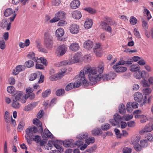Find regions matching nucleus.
<instances>
[{"mask_svg": "<svg viewBox=\"0 0 153 153\" xmlns=\"http://www.w3.org/2000/svg\"><path fill=\"white\" fill-rule=\"evenodd\" d=\"M84 71L81 70L79 74V77L81 80L85 83L86 81L85 80V75L88 74V76L90 81L92 82V85L99 81L101 78V75L97 76L95 74L97 73V70L95 68H92L91 67L85 68Z\"/></svg>", "mask_w": 153, "mask_h": 153, "instance_id": "obj_1", "label": "nucleus"}, {"mask_svg": "<svg viewBox=\"0 0 153 153\" xmlns=\"http://www.w3.org/2000/svg\"><path fill=\"white\" fill-rule=\"evenodd\" d=\"M33 123L38 126L39 131L41 133L43 138L44 137H48L50 138H53V135L47 128H45L44 130V133L43 132V128L42 123L39 119L37 118L34 119Z\"/></svg>", "mask_w": 153, "mask_h": 153, "instance_id": "obj_2", "label": "nucleus"}, {"mask_svg": "<svg viewBox=\"0 0 153 153\" xmlns=\"http://www.w3.org/2000/svg\"><path fill=\"white\" fill-rule=\"evenodd\" d=\"M66 16V14L64 12L58 11L55 14L54 17L50 20V22L52 23L59 21L58 23V25H63L66 23L65 21Z\"/></svg>", "mask_w": 153, "mask_h": 153, "instance_id": "obj_3", "label": "nucleus"}, {"mask_svg": "<svg viewBox=\"0 0 153 153\" xmlns=\"http://www.w3.org/2000/svg\"><path fill=\"white\" fill-rule=\"evenodd\" d=\"M122 118L118 114H115L114 115V119L109 120V123L113 126H120V124L121 127L122 128H124L126 127L127 125L126 123L122 122Z\"/></svg>", "mask_w": 153, "mask_h": 153, "instance_id": "obj_4", "label": "nucleus"}, {"mask_svg": "<svg viewBox=\"0 0 153 153\" xmlns=\"http://www.w3.org/2000/svg\"><path fill=\"white\" fill-rule=\"evenodd\" d=\"M103 21L101 22V25L102 28L106 31L111 33L112 28L110 25H113L110 18L105 16L102 18Z\"/></svg>", "mask_w": 153, "mask_h": 153, "instance_id": "obj_5", "label": "nucleus"}, {"mask_svg": "<svg viewBox=\"0 0 153 153\" xmlns=\"http://www.w3.org/2000/svg\"><path fill=\"white\" fill-rule=\"evenodd\" d=\"M83 142L81 140H77L75 143H74V140H66L64 141H61V144H63L64 146L66 147H71L73 148L76 146H79L82 145Z\"/></svg>", "mask_w": 153, "mask_h": 153, "instance_id": "obj_6", "label": "nucleus"}, {"mask_svg": "<svg viewBox=\"0 0 153 153\" xmlns=\"http://www.w3.org/2000/svg\"><path fill=\"white\" fill-rule=\"evenodd\" d=\"M53 41L52 37L47 33L44 35V45L48 49H51L52 47Z\"/></svg>", "mask_w": 153, "mask_h": 153, "instance_id": "obj_7", "label": "nucleus"}, {"mask_svg": "<svg viewBox=\"0 0 153 153\" xmlns=\"http://www.w3.org/2000/svg\"><path fill=\"white\" fill-rule=\"evenodd\" d=\"M104 69V66L102 65H99L97 68V73L95 74L96 76V77L97 76H99L101 75V78L100 79H102L104 81H107L109 80V76L108 74H104L102 76V74L103 72V70ZM100 80L99 81H100Z\"/></svg>", "mask_w": 153, "mask_h": 153, "instance_id": "obj_8", "label": "nucleus"}, {"mask_svg": "<svg viewBox=\"0 0 153 153\" xmlns=\"http://www.w3.org/2000/svg\"><path fill=\"white\" fill-rule=\"evenodd\" d=\"M18 9H16L14 11H13L11 8H8L6 9L4 12V16L6 17H7L10 15L12 14H13V16L10 17V19L11 22L14 21L15 18L16 16V14L15 13L16 11H18Z\"/></svg>", "mask_w": 153, "mask_h": 153, "instance_id": "obj_9", "label": "nucleus"}, {"mask_svg": "<svg viewBox=\"0 0 153 153\" xmlns=\"http://www.w3.org/2000/svg\"><path fill=\"white\" fill-rule=\"evenodd\" d=\"M13 100L20 101L22 103H24L26 101V98L23 95L22 92L19 91L15 94V98Z\"/></svg>", "mask_w": 153, "mask_h": 153, "instance_id": "obj_10", "label": "nucleus"}, {"mask_svg": "<svg viewBox=\"0 0 153 153\" xmlns=\"http://www.w3.org/2000/svg\"><path fill=\"white\" fill-rule=\"evenodd\" d=\"M67 46L64 44L59 46L56 49L57 54L58 55L62 56L66 52L67 50Z\"/></svg>", "mask_w": 153, "mask_h": 153, "instance_id": "obj_11", "label": "nucleus"}, {"mask_svg": "<svg viewBox=\"0 0 153 153\" xmlns=\"http://www.w3.org/2000/svg\"><path fill=\"white\" fill-rule=\"evenodd\" d=\"M37 131V129L36 127L33 126L31 127L28 128L25 130L26 133L27 137H30V136L33 134H35Z\"/></svg>", "mask_w": 153, "mask_h": 153, "instance_id": "obj_12", "label": "nucleus"}, {"mask_svg": "<svg viewBox=\"0 0 153 153\" xmlns=\"http://www.w3.org/2000/svg\"><path fill=\"white\" fill-rule=\"evenodd\" d=\"M11 23L9 22L8 19H4L2 21L1 24V26L2 28H4L7 27L6 30H9L10 29Z\"/></svg>", "mask_w": 153, "mask_h": 153, "instance_id": "obj_13", "label": "nucleus"}, {"mask_svg": "<svg viewBox=\"0 0 153 153\" xmlns=\"http://www.w3.org/2000/svg\"><path fill=\"white\" fill-rule=\"evenodd\" d=\"M152 91V89L149 87H147L143 89L142 91L143 94L145 95V96L144 97V98L143 99V101L142 104V105H143L145 104L147 101L146 99L147 97H146V95H148L150 94L151 93Z\"/></svg>", "mask_w": 153, "mask_h": 153, "instance_id": "obj_14", "label": "nucleus"}, {"mask_svg": "<svg viewBox=\"0 0 153 153\" xmlns=\"http://www.w3.org/2000/svg\"><path fill=\"white\" fill-rule=\"evenodd\" d=\"M64 72L62 71L61 73H59L57 74L51 75L50 77V79L52 81H55L58 79H61L63 76V74L65 73Z\"/></svg>", "mask_w": 153, "mask_h": 153, "instance_id": "obj_15", "label": "nucleus"}, {"mask_svg": "<svg viewBox=\"0 0 153 153\" xmlns=\"http://www.w3.org/2000/svg\"><path fill=\"white\" fill-rule=\"evenodd\" d=\"M25 69V66L24 65H19L17 66L15 69L13 71V74L15 75H17L21 71H24Z\"/></svg>", "mask_w": 153, "mask_h": 153, "instance_id": "obj_16", "label": "nucleus"}, {"mask_svg": "<svg viewBox=\"0 0 153 153\" xmlns=\"http://www.w3.org/2000/svg\"><path fill=\"white\" fill-rule=\"evenodd\" d=\"M70 30L71 33L76 34L78 33L79 31V27L77 24H74L70 26Z\"/></svg>", "mask_w": 153, "mask_h": 153, "instance_id": "obj_17", "label": "nucleus"}, {"mask_svg": "<svg viewBox=\"0 0 153 153\" xmlns=\"http://www.w3.org/2000/svg\"><path fill=\"white\" fill-rule=\"evenodd\" d=\"M113 68L115 71L117 73L123 72L126 71L127 70V68L126 67L117 65H113Z\"/></svg>", "mask_w": 153, "mask_h": 153, "instance_id": "obj_18", "label": "nucleus"}, {"mask_svg": "<svg viewBox=\"0 0 153 153\" xmlns=\"http://www.w3.org/2000/svg\"><path fill=\"white\" fill-rule=\"evenodd\" d=\"M135 100L139 102H141L143 100V97L142 94L139 92H137L134 95Z\"/></svg>", "mask_w": 153, "mask_h": 153, "instance_id": "obj_19", "label": "nucleus"}, {"mask_svg": "<svg viewBox=\"0 0 153 153\" xmlns=\"http://www.w3.org/2000/svg\"><path fill=\"white\" fill-rule=\"evenodd\" d=\"M83 45L85 48L88 50H89L93 47V44L92 41L88 40L84 42Z\"/></svg>", "mask_w": 153, "mask_h": 153, "instance_id": "obj_20", "label": "nucleus"}, {"mask_svg": "<svg viewBox=\"0 0 153 153\" xmlns=\"http://www.w3.org/2000/svg\"><path fill=\"white\" fill-rule=\"evenodd\" d=\"M80 57L79 54L76 53L75 54L73 58L70 60L71 64H73L79 62Z\"/></svg>", "mask_w": 153, "mask_h": 153, "instance_id": "obj_21", "label": "nucleus"}, {"mask_svg": "<svg viewBox=\"0 0 153 153\" xmlns=\"http://www.w3.org/2000/svg\"><path fill=\"white\" fill-rule=\"evenodd\" d=\"M80 2L78 0H75L72 1L70 3L71 7L73 9L77 8L80 5Z\"/></svg>", "mask_w": 153, "mask_h": 153, "instance_id": "obj_22", "label": "nucleus"}, {"mask_svg": "<svg viewBox=\"0 0 153 153\" xmlns=\"http://www.w3.org/2000/svg\"><path fill=\"white\" fill-rule=\"evenodd\" d=\"M88 133L86 132H83L77 135L76 137L79 140H78L82 141L81 140L86 139L88 137Z\"/></svg>", "mask_w": 153, "mask_h": 153, "instance_id": "obj_23", "label": "nucleus"}, {"mask_svg": "<svg viewBox=\"0 0 153 153\" xmlns=\"http://www.w3.org/2000/svg\"><path fill=\"white\" fill-rule=\"evenodd\" d=\"M69 48L71 50L75 52L79 49V47L78 43L75 42L71 44Z\"/></svg>", "mask_w": 153, "mask_h": 153, "instance_id": "obj_24", "label": "nucleus"}, {"mask_svg": "<svg viewBox=\"0 0 153 153\" xmlns=\"http://www.w3.org/2000/svg\"><path fill=\"white\" fill-rule=\"evenodd\" d=\"M92 24V20L91 19H87L85 22V27L86 29H88L91 27Z\"/></svg>", "mask_w": 153, "mask_h": 153, "instance_id": "obj_25", "label": "nucleus"}, {"mask_svg": "<svg viewBox=\"0 0 153 153\" xmlns=\"http://www.w3.org/2000/svg\"><path fill=\"white\" fill-rule=\"evenodd\" d=\"M37 105V103L36 102L31 103L25 107L24 108V110L26 111H30L36 107Z\"/></svg>", "mask_w": 153, "mask_h": 153, "instance_id": "obj_26", "label": "nucleus"}, {"mask_svg": "<svg viewBox=\"0 0 153 153\" xmlns=\"http://www.w3.org/2000/svg\"><path fill=\"white\" fill-rule=\"evenodd\" d=\"M56 142L54 144V146L57 149L56 150H58V151H59L61 152H63L64 149L62 147L58 144V143L61 144V141L57 140H56Z\"/></svg>", "mask_w": 153, "mask_h": 153, "instance_id": "obj_27", "label": "nucleus"}, {"mask_svg": "<svg viewBox=\"0 0 153 153\" xmlns=\"http://www.w3.org/2000/svg\"><path fill=\"white\" fill-rule=\"evenodd\" d=\"M72 14V17L76 19H79L82 17L81 12L77 10H75L73 12Z\"/></svg>", "mask_w": 153, "mask_h": 153, "instance_id": "obj_28", "label": "nucleus"}, {"mask_svg": "<svg viewBox=\"0 0 153 153\" xmlns=\"http://www.w3.org/2000/svg\"><path fill=\"white\" fill-rule=\"evenodd\" d=\"M28 137L32 139L33 140L36 142L37 143L39 142L41 140L40 137L38 135L36 134H32Z\"/></svg>", "mask_w": 153, "mask_h": 153, "instance_id": "obj_29", "label": "nucleus"}, {"mask_svg": "<svg viewBox=\"0 0 153 153\" xmlns=\"http://www.w3.org/2000/svg\"><path fill=\"white\" fill-rule=\"evenodd\" d=\"M64 33V30L62 28H59L56 31L55 35L57 37H61L63 36Z\"/></svg>", "mask_w": 153, "mask_h": 153, "instance_id": "obj_30", "label": "nucleus"}, {"mask_svg": "<svg viewBox=\"0 0 153 153\" xmlns=\"http://www.w3.org/2000/svg\"><path fill=\"white\" fill-rule=\"evenodd\" d=\"M139 66L137 64H133L130 67L129 69L131 71L136 72L139 70Z\"/></svg>", "mask_w": 153, "mask_h": 153, "instance_id": "obj_31", "label": "nucleus"}, {"mask_svg": "<svg viewBox=\"0 0 153 153\" xmlns=\"http://www.w3.org/2000/svg\"><path fill=\"white\" fill-rule=\"evenodd\" d=\"M119 112L122 114H124L126 112V110L125 105L123 104H120L119 107Z\"/></svg>", "mask_w": 153, "mask_h": 153, "instance_id": "obj_32", "label": "nucleus"}, {"mask_svg": "<svg viewBox=\"0 0 153 153\" xmlns=\"http://www.w3.org/2000/svg\"><path fill=\"white\" fill-rule=\"evenodd\" d=\"M133 146L135 150L137 152L140 151L143 149L141 146L137 142L134 143Z\"/></svg>", "mask_w": 153, "mask_h": 153, "instance_id": "obj_33", "label": "nucleus"}, {"mask_svg": "<svg viewBox=\"0 0 153 153\" xmlns=\"http://www.w3.org/2000/svg\"><path fill=\"white\" fill-rule=\"evenodd\" d=\"M92 134L94 136H97L102 133V131L100 128H95L92 131Z\"/></svg>", "mask_w": 153, "mask_h": 153, "instance_id": "obj_34", "label": "nucleus"}, {"mask_svg": "<svg viewBox=\"0 0 153 153\" xmlns=\"http://www.w3.org/2000/svg\"><path fill=\"white\" fill-rule=\"evenodd\" d=\"M18 101H19L13 100L12 103V107L15 109L19 108L20 107V104Z\"/></svg>", "mask_w": 153, "mask_h": 153, "instance_id": "obj_35", "label": "nucleus"}, {"mask_svg": "<svg viewBox=\"0 0 153 153\" xmlns=\"http://www.w3.org/2000/svg\"><path fill=\"white\" fill-rule=\"evenodd\" d=\"M95 138L93 137H89L87 139H85V143L89 145L91 143H93L95 142Z\"/></svg>", "mask_w": 153, "mask_h": 153, "instance_id": "obj_36", "label": "nucleus"}, {"mask_svg": "<svg viewBox=\"0 0 153 153\" xmlns=\"http://www.w3.org/2000/svg\"><path fill=\"white\" fill-rule=\"evenodd\" d=\"M4 119L6 122L9 123L10 122V115L9 112L7 111L5 112L4 115Z\"/></svg>", "mask_w": 153, "mask_h": 153, "instance_id": "obj_37", "label": "nucleus"}, {"mask_svg": "<svg viewBox=\"0 0 153 153\" xmlns=\"http://www.w3.org/2000/svg\"><path fill=\"white\" fill-rule=\"evenodd\" d=\"M137 116H138L139 117L141 118L140 122L142 123H145L148 120V117H147L146 116L143 115H139Z\"/></svg>", "mask_w": 153, "mask_h": 153, "instance_id": "obj_38", "label": "nucleus"}, {"mask_svg": "<svg viewBox=\"0 0 153 153\" xmlns=\"http://www.w3.org/2000/svg\"><path fill=\"white\" fill-rule=\"evenodd\" d=\"M51 94V90L50 89H47L42 92V96L43 98H45L48 97Z\"/></svg>", "mask_w": 153, "mask_h": 153, "instance_id": "obj_39", "label": "nucleus"}, {"mask_svg": "<svg viewBox=\"0 0 153 153\" xmlns=\"http://www.w3.org/2000/svg\"><path fill=\"white\" fill-rule=\"evenodd\" d=\"M28 57L34 61H36L37 59H39L38 58L35 57V53L33 52H30L27 55Z\"/></svg>", "mask_w": 153, "mask_h": 153, "instance_id": "obj_40", "label": "nucleus"}, {"mask_svg": "<svg viewBox=\"0 0 153 153\" xmlns=\"http://www.w3.org/2000/svg\"><path fill=\"white\" fill-rule=\"evenodd\" d=\"M25 126V123L23 121H20L18 126V130L19 131H22Z\"/></svg>", "mask_w": 153, "mask_h": 153, "instance_id": "obj_41", "label": "nucleus"}, {"mask_svg": "<svg viewBox=\"0 0 153 153\" xmlns=\"http://www.w3.org/2000/svg\"><path fill=\"white\" fill-rule=\"evenodd\" d=\"M131 104V102H128L126 105V110L129 113L131 112L133 109Z\"/></svg>", "mask_w": 153, "mask_h": 153, "instance_id": "obj_42", "label": "nucleus"}, {"mask_svg": "<svg viewBox=\"0 0 153 153\" xmlns=\"http://www.w3.org/2000/svg\"><path fill=\"white\" fill-rule=\"evenodd\" d=\"M34 65V62L31 60H28L25 63V67L27 68H31Z\"/></svg>", "mask_w": 153, "mask_h": 153, "instance_id": "obj_43", "label": "nucleus"}, {"mask_svg": "<svg viewBox=\"0 0 153 153\" xmlns=\"http://www.w3.org/2000/svg\"><path fill=\"white\" fill-rule=\"evenodd\" d=\"M15 88L12 86H9L7 88V92L10 94L14 93L15 92Z\"/></svg>", "mask_w": 153, "mask_h": 153, "instance_id": "obj_44", "label": "nucleus"}, {"mask_svg": "<svg viewBox=\"0 0 153 153\" xmlns=\"http://www.w3.org/2000/svg\"><path fill=\"white\" fill-rule=\"evenodd\" d=\"M140 145L143 148L146 147L148 145V143L146 140H142L140 141Z\"/></svg>", "mask_w": 153, "mask_h": 153, "instance_id": "obj_45", "label": "nucleus"}, {"mask_svg": "<svg viewBox=\"0 0 153 153\" xmlns=\"http://www.w3.org/2000/svg\"><path fill=\"white\" fill-rule=\"evenodd\" d=\"M73 88H74V84L71 82L68 84L66 87L65 90L66 91H68L71 90Z\"/></svg>", "mask_w": 153, "mask_h": 153, "instance_id": "obj_46", "label": "nucleus"}, {"mask_svg": "<svg viewBox=\"0 0 153 153\" xmlns=\"http://www.w3.org/2000/svg\"><path fill=\"white\" fill-rule=\"evenodd\" d=\"M65 93V90L63 89H60L57 90L56 92V94L57 96L62 95Z\"/></svg>", "mask_w": 153, "mask_h": 153, "instance_id": "obj_47", "label": "nucleus"}, {"mask_svg": "<svg viewBox=\"0 0 153 153\" xmlns=\"http://www.w3.org/2000/svg\"><path fill=\"white\" fill-rule=\"evenodd\" d=\"M84 10L92 14H94L96 12V11L94 9L90 7L85 8Z\"/></svg>", "mask_w": 153, "mask_h": 153, "instance_id": "obj_48", "label": "nucleus"}, {"mask_svg": "<svg viewBox=\"0 0 153 153\" xmlns=\"http://www.w3.org/2000/svg\"><path fill=\"white\" fill-rule=\"evenodd\" d=\"M97 146L95 145H94L92 146L90 148H88L86 151L89 153H92L94 152L96 149Z\"/></svg>", "mask_w": 153, "mask_h": 153, "instance_id": "obj_49", "label": "nucleus"}, {"mask_svg": "<svg viewBox=\"0 0 153 153\" xmlns=\"http://www.w3.org/2000/svg\"><path fill=\"white\" fill-rule=\"evenodd\" d=\"M134 76L137 79H140L141 78L140 71V70L134 72Z\"/></svg>", "mask_w": 153, "mask_h": 153, "instance_id": "obj_50", "label": "nucleus"}, {"mask_svg": "<svg viewBox=\"0 0 153 153\" xmlns=\"http://www.w3.org/2000/svg\"><path fill=\"white\" fill-rule=\"evenodd\" d=\"M137 19L133 16H131L130 19L131 24L133 25H135L137 23Z\"/></svg>", "mask_w": 153, "mask_h": 153, "instance_id": "obj_51", "label": "nucleus"}, {"mask_svg": "<svg viewBox=\"0 0 153 153\" xmlns=\"http://www.w3.org/2000/svg\"><path fill=\"white\" fill-rule=\"evenodd\" d=\"M70 61L64 60L60 62L59 64L60 66H63L64 65H70L71 64Z\"/></svg>", "mask_w": 153, "mask_h": 153, "instance_id": "obj_52", "label": "nucleus"}, {"mask_svg": "<svg viewBox=\"0 0 153 153\" xmlns=\"http://www.w3.org/2000/svg\"><path fill=\"white\" fill-rule=\"evenodd\" d=\"M108 75L109 79H114L116 76V73L114 72H110Z\"/></svg>", "mask_w": 153, "mask_h": 153, "instance_id": "obj_53", "label": "nucleus"}, {"mask_svg": "<svg viewBox=\"0 0 153 153\" xmlns=\"http://www.w3.org/2000/svg\"><path fill=\"white\" fill-rule=\"evenodd\" d=\"M6 47L5 41L4 39L0 40V48L2 50L5 49Z\"/></svg>", "mask_w": 153, "mask_h": 153, "instance_id": "obj_54", "label": "nucleus"}, {"mask_svg": "<svg viewBox=\"0 0 153 153\" xmlns=\"http://www.w3.org/2000/svg\"><path fill=\"white\" fill-rule=\"evenodd\" d=\"M37 75L36 73H34L31 74L29 77V80L30 81H33L36 79Z\"/></svg>", "mask_w": 153, "mask_h": 153, "instance_id": "obj_55", "label": "nucleus"}, {"mask_svg": "<svg viewBox=\"0 0 153 153\" xmlns=\"http://www.w3.org/2000/svg\"><path fill=\"white\" fill-rule=\"evenodd\" d=\"M110 127V126L109 124L106 123L105 124L102 126L101 128L103 131H107L109 129Z\"/></svg>", "mask_w": 153, "mask_h": 153, "instance_id": "obj_56", "label": "nucleus"}, {"mask_svg": "<svg viewBox=\"0 0 153 153\" xmlns=\"http://www.w3.org/2000/svg\"><path fill=\"white\" fill-rule=\"evenodd\" d=\"M141 83L143 86L144 87L149 86V84L148 83V81L145 79H143V80L141 81Z\"/></svg>", "mask_w": 153, "mask_h": 153, "instance_id": "obj_57", "label": "nucleus"}, {"mask_svg": "<svg viewBox=\"0 0 153 153\" xmlns=\"http://www.w3.org/2000/svg\"><path fill=\"white\" fill-rule=\"evenodd\" d=\"M61 2L60 0H52V4L53 5L58 6L60 4Z\"/></svg>", "mask_w": 153, "mask_h": 153, "instance_id": "obj_58", "label": "nucleus"}, {"mask_svg": "<svg viewBox=\"0 0 153 153\" xmlns=\"http://www.w3.org/2000/svg\"><path fill=\"white\" fill-rule=\"evenodd\" d=\"M114 131L116 134L117 135V138H120L122 136V134H120V130L117 128H115L114 129Z\"/></svg>", "mask_w": 153, "mask_h": 153, "instance_id": "obj_59", "label": "nucleus"}, {"mask_svg": "<svg viewBox=\"0 0 153 153\" xmlns=\"http://www.w3.org/2000/svg\"><path fill=\"white\" fill-rule=\"evenodd\" d=\"M35 95L33 93L29 94L26 96L25 97H26L27 99L29 98L30 100H33L35 98Z\"/></svg>", "mask_w": 153, "mask_h": 153, "instance_id": "obj_60", "label": "nucleus"}, {"mask_svg": "<svg viewBox=\"0 0 153 153\" xmlns=\"http://www.w3.org/2000/svg\"><path fill=\"white\" fill-rule=\"evenodd\" d=\"M134 35L137 37H140V34L139 32L137 30V29L135 28L134 29Z\"/></svg>", "mask_w": 153, "mask_h": 153, "instance_id": "obj_61", "label": "nucleus"}, {"mask_svg": "<svg viewBox=\"0 0 153 153\" xmlns=\"http://www.w3.org/2000/svg\"><path fill=\"white\" fill-rule=\"evenodd\" d=\"M123 151L124 153H131V149L128 147L124 148Z\"/></svg>", "mask_w": 153, "mask_h": 153, "instance_id": "obj_62", "label": "nucleus"}, {"mask_svg": "<svg viewBox=\"0 0 153 153\" xmlns=\"http://www.w3.org/2000/svg\"><path fill=\"white\" fill-rule=\"evenodd\" d=\"M128 126L130 127H133L135 126V123L133 121H130L127 122Z\"/></svg>", "mask_w": 153, "mask_h": 153, "instance_id": "obj_63", "label": "nucleus"}, {"mask_svg": "<svg viewBox=\"0 0 153 153\" xmlns=\"http://www.w3.org/2000/svg\"><path fill=\"white\" fill-rule=\"evenodd\" d=\"M39 59L41 61V62L43 63L44 65L45 66L47 65V60L45 58L41 57Z\"/></svg>", "mask_w": 153, "mask_h": 153, "instance_id": "obj_64", "label": "nucleus"}]
</instances>
